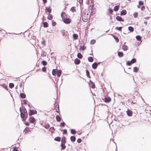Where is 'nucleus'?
<instances>
[{
    "label": "nucleus",
    "mask_w": 151,
    "mask_h": 151,
    "mask_svg": "<svg viewBox=\"0 0 151 151\" xmlns=\"http://www.w3.org/2000/svg\"><path fill=\"white\" fill-rule=\"evenodd\" d=\"M88 11L85 10L84 11V14L82 16V20L84 22H87L89 19L91 15V13L90 12H89Z\"/></svg>",
    "instance_id": "obj_1"
},
{
    "label": "nucleus",
    "mask_w": 151,
    "mask_h": 151,
    "mask_svg": "<svg viewBox=\"0 0 151 151\" xmlns=\"http://www.w3.org/2000/svg\"><path fill=\"white\" fill-rule=\"evenodd\" d=\"M20 111L21 117L24 120H25L28 116V114L27 110L26 109H24L23 111L20 110Z\"/></svg>",
    "instance_id": "obj_2"
},
{
    "label": "nucleus",
    "mask_w": 151,
    "mask_h": 151,
    "mask_svg": "<svg viewBox=\"0 0 151 151\" xmlns=\"http://www.w3.org/2000/svg\"><path fill=\"white\" fill-rule=\"evenodd\" d=\"M102 100L106 103H109L110 102L111 100V98L108 96H105L104 99H102Z\"/></svg>",
    "instance_id": "obj_3"
},
{
    "label": "nucleus",
    "mask_w": 151,
    "mask_h": 151,
    "mask_svg": "<svg viewBox=\"0 0 151 151\" xmlns=\"http://www.w3.org/2000/svg\"><path fill=\"white\" fill-rule=\"evenodd\" d=\"M63 20L64 22L66 24H69L71 21V20L70 19L67 18L64 19Z\"/></svg>",
    "instance_id": "obj_4"
},
{
    "label": "nucleus",
    "mask_w": 151,
    "mask_h": 151,
    "mask_svg": "<svg viewBox=\"0 0 151 151\" xmlns=\"http://www.w3.org/2000/svg\"><path fill=\"white\" fill-rule=\"evenodd\" d=\"M37 111L35 110H30L29 111V115L30 116L35 114H37Z\"/></svg>",
    "instance_id": "obj_5"
},
{
    "label": "nucleus",
    "mask_w": 151,
    "mask_h": 151,
    "mask_svg": "<svg viewBox=\"0 0 151 151\" xmlns=\"http://www.w3.org/2000/svg\"><path fill=\"white\" fill-rule=\"evenodd\" d=\"M55 108L54 109H55L56 111L60 114V110L59 108V105L58 104H57L56 105H55Z\"/></svg>",
    "instance_id": "obj_6"
},
{
    "label": "nucleus",
    "mask_w": 151,
    "mask_h": 151,
    "mask_svg": "<svg viewBox=\"0 0 151 151\" xmlns=\"http://www.w3.org/2000/svg\"><path fill=\"white\" fill-rule=\"evenodd\" d=\"M29 121L31 123H34L35 122L36 120L35 118L32 117H30L29 118Z\"/></svg>",
    "instance_id": "obj_7"
},
{
    "label": "nucleus",
    "mask_w": 151,
    "mask_h": 151,
    "mask_svg": "<svg viewBox=\"0 0 151 151\" xmlns=\"http://www.w3.org/2000/svg\"><path fill=\"white\" fill-rule=\"evenodd\" d=\"M61 17L63 19L67 18V15L66 13L65 12H62L61 14Z\"/></svg>",
    "instance_id": "obj_8"
},
{
    "label": "nucleus",
    "mask_w": 151,
    "mask_h": 151,
    "mask_svg": "<svg viewBox=\"0 0 151 151\" xmlns=\"http://www.w3.org/2000/svg\"><path fill=\"white\" fill-rule=\"evenodd\" d=\"M127 113L128 116H132V111L130 109H128L127 111Z\"/></svg>",
    "instance_id": "obj_9"
},
{
    "label": "nucleus",
    "mask_w": 151,
    "mask_h": 151,
    "mask_svg": "<svg viewBox=\"0 0 151 151\" xmlns=\"http://www.w3.org/2000/svg\"><path fill=\"white\" fill-rule=\"evenodd\" d=\"M116 19L117 20L120 22H123L124 21V20L119 16H117L116 17Z\"/></svg>",
    "instance_id": "obj_10"
},
{
    "label": "nucleus",
    "mask_w": 151,
    "mask_h": 151,
    "mask_svg": "<svg viewBox=\"0 0 151 151\" xmlns=\"http://www.w3.org/2000/svg\"><path fill=\"white\" fill-rule=\"evenodd\" d=\"M99 63H96L95 62L92 65V68L94 69H96L97 68V67L98 65L99 64Z\"/></svg>",
    "instance_id": "obj_11"
},
{
    "label": "nucleus",
    "mask_w": 151,
    "mask_h": 151,
    "mask_svg": "<svg viewBox=\"0 0 151 151\" xmlns=\"http://www.w3.org/2000/svg\"><path fill=\"white\" fill-rule=\"evenodd\" d=\"M45 10L46 11V12H48L50 13L51 12V7H45Z\"/></svg>",
    "instance_id": "obj_12"
},
{
    "label": "nucleus",
    "mask_w": 151,
    "mask_h": 151,
    "mask_svg": "<svg viewBox=\"0 0 151 151\" xmlns=\"http://www.w3.org/2000/svg\"><path fill=\"white\" fill-rule=\"evenodd\" d=\"M30 132V128L28 127H26L24 131V132L25 134Z\"/></svg>",
    "instance_id": "obj_13"
},
{
    "label": "nucleus",
    "mask_w": 151,
    "mask_h": 151,
    "mask_svg": "<svg viewBox=\"0 0 151 151\" xmlns=\"http://www.w3.org/2000/svg\"><path fill=\"white\" fill-rule=\"evenodd\" d=\"M56 119L58 122H60L61 121V118L59 115H57L56 116Z\"/></svg>",
    "instance_id": "obj_14"
},
{
    "label": "nucleus",
    "mask_w": 151,
    "mask_h": 151,
    "mask_svg": "<svg viewBox=\"0 0 151 151\" xmlns=\"http://www.w3.org/2000/svg\"><path fill=\"white\" fill-rule=\"evenodd\" d=\"M127 13V11L125 9H123L120 13L121 15H125Z\"/></svg>",
    "instance_id": "obj_15"
},
{
    "label": "nucleus",
    "mask_w": 151,
    "mask_h": 151,
    "mask_svg": "<svg viewBox=\"0 0 151 151\" xmlns=\"http://www.w3.org/2000/svg\"><path fill=\"white\" fill-rule=\"evenodd\" d=\"M57 70L56 69H53L52 70V75L53 76H55L56 75V74H57Z\"/></svg>",
    "instance_id": "obj_16"
},
{
    "label": "nucleus",
    "mask_w": 151,
    "mask_h": 151,
    "mask_svg": "<svg viewBox=\"0 0 151 151\" xmlns=\"http://www.w3.org/2000/svg\"><path fill=\"white\" fill-rule=\"evenodd\" d=\"M80 60L79 59L76 58L75 60V63L76 64L78 65L80 64Z\"/></svg>",
    "instance_id": "obj_17"
},
{
    "label": "nucleus",
    "mask_w": 151,
    "mask_h": 151,
    "mask_svg": "<svg viewBox=\"0 0 151 151\" xmlns=\"http://www.w3.org/2000/svg\"><path fill=\"white\" fill-rule=\"evenodd\" d=\"M62 71L61 70H58L57 73L58 77H60Z\"/></svg>",
    "instance_id": "obj_18"
},
{
    "label": "nucleus",
    "mask_w": 151,
    "mask_h": 151,
    "mask_svg": "<svg viewBox=\"0 0 151 151\" xmlns=\"http://www.w3.org/2000/svg\"><path fill=\"white\" fill-rule=\"evenodd\" d=\"M66 143V140H65V137H64L62 138L61 140V143L65 144Z\"/></svg>",
    "instance_id": "obj_19"
},
{
    "label": "nucleus",
    "mask_w": 151,
    "mask_h": 151,
    "mask_svg": "<svg viewBox=\"0 0 151 151\" xmlns=\"http://www.w3.org/2000/svg\"><path fill=\"white\" fill-rule=\"evenodd\" d=\"M55 130V129H54L53 127H50L49 129V131L51 133H53Z\"/></svg>",
    "instance_id": "obj_20"
},
{
    "label": "nucleus",
    "mask_w": 151,
    "mask_h": 151,
    "mask_svg": "<svg viewBox=\"0 0 151 151\" xmlns=\"http://www.w3.org/2000/svg\"><path fill=\"white\" fill-rule=\"evenodd\" d=\"M128 30L131 32H132L134 31V28L132 26H129L128 28Z\"/></svg>",
    "instance_id": "obj_21"
},
{
    "label": "nucleus",
    "mask_w": 151,
    "mask_h": 151,
    "mask_svg": "<svg viewBox=\"0 0 151 151\" xmlns=\"http://www.w3.org/2000/svg\"><path fill=\"white\" fill-rule=\"evenodd\" d=\"M122 49L124 51L128 50V47L127 46L124 45L122 47Z\"/></svg>",
    "instance_id": "obj_22"
},
{
    "label": "nucleus",
    "mask_w": 151,
    "mask_h": 151,
    "mask_svg": "<svg viewBox=\"0 0 151 151\" xmlns=\"http://www.w3.org/2000/svg\"><path fill=\"white\" fill-rule=\"evenodd\" d=\"M119 5L116 6H114V10L115 12L117 11L119 9Z\"/></svg>",
    "instance_id": "obj_23"
},
{
    "label": "nucleus",
    "mask_w": 151,
    "mask_h": 151,
    "mask_svg": "<svg viewBox=\"0 0 151 151\" xmlns=\"http://www.w3.org/2000/svg\"><path fill=\"white\" fill-rule=\"evenodd\" d=\"M118 56L120 57H122L123 56L124 54L122 52H119L118 53Z\"/></svg>",
    "instance_id": "obj_24"
},
{
    "label": "nucleus",
    "mask_w": 151,
    "mask_h": 151,
    "mask_svg": "<svg viewBox=\"0 0 151 151\" xmlns=\"http://www.w3.org/2000/svg\"><path fill=\"white\" fill-rule=\"evenodd\" d=\"M47 18L50 20H52V15L51 14H49L47 16Z\"/></svg>",
    "instance_id": "obj_25"
},
{
    "label": "nucleus",
    "mask_w": 151,
    "mask_h": 151,
    "mask_svg": "<svg viewBox=\"0 0 151 151\" xmlns=\"http://www.w3.org/2000/svg\"><path fill=\"white\" fill-rule=\"evenodd\" d=\"M43 26L44 27L46 28L48 27V24L47 22L43 23Z\"/></svg>",
    "instance_id": "obj_26"
},
{
    "label": "nucleus",
    "mask_w": 151,
    "mask_h": 151,
    "mask_svg": "<svg viewBox=\"0 0 151 151\" xmlns=\"http://www.w3.org/2000/svg\"><path fill=\"white\" fill-rule=\"evenodd\" d=\"M136 38L137 40L139 41H141V42H142V41L141 40V37L140 36H139V35L137 36L136 37Z\"/></svg>",
    "instance_id": "obj_27"
},
{
    "label": "nucleus",
    "mask_w": 151,
    "mask_h": 151,
    "mask_svg": "<svg viewBox=\"0 0 151 151\" xmlns=\"http://www.w3.org/2000/svg\"><path fill=\"white\" fill-rule=\"evenodd\" d=\"M61 138L59 137H56L54 139V140L55 141L60 142V140Z\"/></svg>",
    "instance_id": "obj_28"
},
{
    "label": "nucleus",
    "mask_w": 151,
    "mask_h": 151,
    "mask_svg": "<svg viewBox=\"0 0 151 151\" xmlns=\"http://www.w3.org/2000/svg\"><path fill=\"white\" fill-rule=\"evenodd\" d=\"M70 10L72 12H75L76 11V8L75 7L73 6L71 8Z\"/></svg>",
    "instance_id": "obj_29"
},
{
    "label": "nucleus",
    "mask_w": 151,
    "mask_h": 151,
    "mask_svg": "<svg viewBox=\"0 0 151 151\" xmlns=\"http://www.w3.org/2000/svg\"><path fill=\"white\" fill-rule=\"evenodd\" d=\"M138 15V14L137 12H134L133 14V15L135 18H136L137 17Z\"/></svg>",
    "instance_id": "obj_30"
},
{
    "label": "nucleus",
    "mask_w": 151,
    "mask_h": 151,
    "mask_svg": "<svg viewBox=\"0 0 151 151\" xmlns=\"http://www.w3.org/2000/svg\"><path fill=\"white\" fill-rule=\"evenodd\" d=\"M60 146L62 150H64L66 147V146L65 145V144L61 143Z\"/></svg>",
    "instance_id": "obj_31"
},
{
    "label": "nucleus",
    "mask_w": 151,
    "mask_h": 151,
    "mask_svg": "<svg viewBox=\"0 0 151 151\" xmlns=\"http://www.w3.org/2000/svg\"><path fill=\"white\" fill-rule=\"evenodd\" d=\"M78 37V35L76 34H74L73 35V38L75 40L77 39Z\"/></svg>",
    "instance_id": "obj_32"
},
{
    "label": "nucleus",
    "mask_w": 151,
    "mask_h": 151,
    "mask_svg": "<svg viewBox=\"0 0 151 151\" xmlns=\"http://www.w3.org/2000/svg\"><path fill=\"white\" fill-rule=\"evenodd\" d=\"M88 60L90 62H92L93 60V58L92 57H90L88 58Z\"/></svg>",
    "instance_id": "obj_33"
},
{
    "label": "nucleus",
    "mask_w": 151,
    "mask_h": 151,
    "mask_svg": "<svg viewBox=\"0 0 151 151\" xmlns=\"http://www.w3.org/2000/svg\"><path fill=\"white\" fill-rule=\"evenodd\" d=\"M86 49V47L84 45L81 46L80 47V49L83 51Z\"/></svg>",
    "instance_id": "obj_34"
},
{
    "label": "nucleus",
    "mask_w": 151,
    "mask_h": 151,
    "mask_svg": "<svg viewBox=\"0 0 151 151\" xmlns=\"http://www.w3.org/2000/svg\"><path fill=\"white\" fill-rule=\"evenodd\" d=\"M70 140L72 142H74L76 140V137L74 136H71L70 137Z\"/></svg>",
    "instance_id": "obj_35"
},
{
    "label": "nucleus",
    "mask_w": 151,
    "mask_h": 151,
    "mask_svg": "<svg viewBox=\"0 0 151 151\" xmlns=\"http://www.w3.org/2000/svg\"><path fill=\"white\" fill-rule=\"evenodd\" d=\"M77 56L78 58L80 59H81L83 57L82 55L80 53H78L77 55Z\"/></svg>",
    "instance_id": "obj_36"
},
{
    "label": "nucleus",
    "mask_w": 151,
    "mask_h": 151,
    "mask_svg": "<svg viewBox=\"0 0 151 151\" xmlns=\"http://www.w3.org/2000/svg\"><path fill=\"white\" fill-rule=\"evenodd\" d=\"M42 64L43 65L45 66L47 65V63L46 61L45 60H43L41 62Z\"/></svg>",
    "instance_id": "obj_37"
},
{
    "label": "nucleus",
    "mask_w": 151,
    "mask_h": 151,
    "mask_svg": "<svg viewBox=\"0 0 151 151\" xmlns=\"http://www.w3.org/2000/svg\"><path fill=\"white\" fill-rule=\"evenodd\" d=\"M70 132L71 133L73 134H75L76 133V131L74 129H71Z\"/></svg>",
    "instance_id": "obj_38"
},
{
    "label": "nucleus",
    "mask_w": 151,
    "mask_h": 151,
    "mask_svg": "<svg viewBox=\"0 0 151 151\" xmlns=\"http://www.w3.org/2000/svg\"><path fill=\"white\" fill-rule=\"evenodd\" d=\"M50 125L49 124H45L44 126V127L46 129H48L50 127Z\"/></svg>",
    "instance_id": "obj_39"
},
{
    "label": "nucleus",
    "mask_w": 151,
    "mask_h": 151,
    "mask_svg": "<svg viewBox=\"0 0 151 151\" xmlns=\"http://www.w3.org/2000/svg\"><path fill=\"white\" fill-rule=\"evenodd\" d=\"M14 86V85L13 83H11L9 84V87L10 88H12Z\"/></svg>",
    "instance_id": "obj_40"
},
{
    "label": "nucleus",
    "mask_w": 151,
    "mask_h": 151,
    "mask_svg": "<svg viewBox=\"0 0 151 151\" xmlns=\"http://www.w3.org/2000/svg\"><path fill=\"white\" fill-rule=\"evenodd\" d=\"M136 60L134 58L132 59L131 61V63H132V64L134 63H135L136 62Z\"/></svg>",
    "instance_id": "obj_41"
},
{
    "label": "nucleus",
    "mask_w": 151,
    "mask_h": 151,
    "mask_svg": "<svg viewBox=\"0 0 151 151\" xmlns=\"http://www.w3.org/2000/svg\"><path fill=\"white\" fill-rule=\"evenodd\" d=\"M86 76H87L88 77H90V73H89V71L88 70H86Z\"/></svg>",
    "instance_id": "obj_42"
},
{
    "label": "nucleus",
    "mask_w": 151,
    "mask_h": 151,
    "mask_svg": "<svg viewBox=\"0 0 151 151\" xmlns=\"http://www.w3.org/2000/svg\"><path fill=\"white\" fill-rule=\"evenodd\" d=\"M138 70V69L137 67H135L133 68L134 71L135 72H137Z\"/></svg>",
    "instance_id": "obj_43"
},
{
    "label": "nucleus",
    "mask_w": 151,
    "mask_h": 151,
    "mask_svg": "<svg viewBox=\"0 0 151 151\" xmlns=\"http://www.w3.org/2000/svg\"><path fill=\"white\" fill-rule=\"evenodd\" d=\"M20 96L22 98L24 99V98H25V97H26V95L25 94L23 93H22L20 94Z\"/></svg>",
    "instance_id": "obj_44"
},
{
    "label": "nucleus",
    "mask_w": 151,
    "mask_h": 151,
    "mask_svg": "<svg viewBox=\"0 0 151 151\" xmlns=\"http://www.w3.org/2000/svg\"><path fill=\"white\" fill-rule=\"evenodd\" d=\"M42 70L43 72H45L46 71L47 69L46 67H44L42 68Z\"/></svg>",
    "instance_id": "obj_45"
},
{
    "label": "nucleus",
    "mask_w": 151,
    "mask_h": 151,
    "mask_svg": "<svg viewBox=\"0 0 151 151\" xmlns=\"http://www.w3.org/2000/svg\"><path fill=\"white\" fill-rule=\"evenodd\" d=\"M0 86H2L3 88H5L6 89H7V87L5 84H1L0 85Z\"/></svg>",
    "instance_id": "obj_46"
},
{
    "label": "nucleus",
    "mask_w": 151,
    "mask_h": 151,
    "mask_svg": "<svg viewBox=\"0 0 151 151\" xmlns=\"http://www.w3.org/2000/svg\"><path fill=\"white\" fill-rule=\"evenodd\" d=\"M122 27H116L115 28V29H116L118 30L119 31H122Z\"/></svg>",
    "instance_id": "obj_47"
},
{
    "label": "nucleus",
    "mask_w": 151,
    "mask_h": 151,
    "mask_svg": "<svg viewBox=\"0 0 151 151\" xmlns=\"http://www.w3.org/2000/svg\"><path fill=\"white\" fill-rule=\"evenodd\" d=\"M96 42V40H93L91 41L90 43L91 45L94 44Z\"/></svg>",
    "instance_id": "obj_48"
},
{
    "label": "nucleus",
    "mask_w": 151,
    "mask_h": 151,
    "mask_svg": "<svg viewBox=\"0 0 151 151\" xmlns=\"http://www.w3.org/2000/svg\"><path fill=\"white\" fill-rule=\"evenodd\" d=\"M139 4L140 5H142L144 4V2L141 1H139Z\"/></svg>",
    "instance_id": "obj_49"
},
{
    "label": "nucleus",
    "mask_w": 151,
    "mask_h": 151,
    "mask_svg": "<svg viewBox=\"0 0 151 151\" xmlns=\"http://www.w3.org/2000/svg\"><path fill=\"white\" fill-rule=\"evenodd\" d=\"M114 38L115 40L116 41V42H119V40L118 38L117 37H116V36H114Z\"/></svg>",
    "instance_id": "obj_50"
},
{
    "label": "nucleus",
    "mask_w": 151,
    "mask_h": 151,
    "mask_svg": "<svg viewBox=\"0 0 151 151\" xmlns=\"http://www.w3.org/2000/svg\"><path fill=\"white\" fill-rule=\"evenodd\" d=\"M65 125V123L64 122H61L60 124V126L61 127H64Z\"/></svg>",
    "instance_id": "obj_51"
},
{
    "label": "nucleus",
    "mask_w": 151,
    "mask_h": 151,
    "mask_svg": "<svg viewBox=\"0 0 151 151\" xmlns=\"http://www.w3.org/2000/svg\"><path fill=\"white\" fill-rule=\"evenodd\" d=\"M13 151H19V150L18 149V148L15 147L13 148Z\"/></svg>",
    "instance_id": "obj_52"
},
{
    "label": "nucleus",
    "mask_w": 151,
    "mask_h": 151,
    "mask_svg": "<svg viewBox=\"0 0 151 151\" xmlns=\"http://www.w3.org/2000/svg\"><path fill=\"white\" fill-rule=\"evenodd\" d=\"M132 63H131V61H128L127 63V65L130 66L132 64Z\"/></svg>",
    "instance_id": "obj_53"
},
{
    "label": "nucleus",
    "mask_w": 151,
    "mask_h": 151,
    "mask_svg": "<svg viewBox=\"0 0 151 151\" xmlns=\"http://www.w3.org/2000/svg\"><path fill=\"white\" fill-rule=\"evenodd\" d=\"M63 133L64 134H67V131L65 129H64L63 130Z\"/></svg>",
    "instance_id": "obj_54"
},
{
    "label": "nucleus",
    "mask_w": 151,
    "mask_h": 151,
    "mask_svg": "<svg viewBox=\"0 0 151 151\" xmlns=\"http://www.w3.org/2000/svg\"><path fill=\"white\" fill-rule=\"evenodd\" d=\"M108 11H109V13H110L111 14H112V12H113V10L111 9H109Z\"/></svg>",
    "instance_id": "obj_55"
},
{
    "label": "nucleus",
    "mask_w": 151,
    "mask_h": 151,
    "mask_svg": "<svg viewBox=\"0 0 151 151\" xmlns=\"http://www.w3.org/2000/svg\"><path fill=\"white\" fill-rule=\"evenodd\" d=\"M82 141V140L80 138H79L77 140V142L78 143H81Z\"/></svg>",
    "instance_id": "obj_56"
},
{
    "label": "nucleus",
    "mask_w": 151,
    "mask_h": 151,
    "mask_svg": "<svg viewBox=\"0 0 151 151\" xmlns=\"http://www.w3.org/2000/svg\"><path fill=\"white\" fill-rule=\"evenodd\" d=\"M145 9V7L144 6H142L141 8V10H142V11L143 10Z\"/></svg>",
    "instance_id": "obj_57"
},
{
    "label": "nucleus",
    "mask_w": 151,
    "mask_h": 151,
    "mask_svg": "<svg viewBox=\"0 0 151 151\" xmlns=\"http://www.w3.org/2000/svg\"><path fill=\"white\" fill-rule=\"evenodd\" d=\"M92 85L91 86L92 88H95V85L94 83H92Z\"/></svg>",
    "instance_id": "obj_58"
},
{
    "label": "nucleus",
    "mask_w": 151,
    "mask_h": 151,
    "mask_svg": "<svg viewBox=\"0 0 151 151\" xmlns=\"http://www.w3.org/2000/svg\"><path fill=\"white\" fill-rule=\"evenodd\" d=\"M56 22H52V25L53 26H55L56 25Z\"/></svg>",
    "instance_id": "obj_59"
},
{
    "label": "nucleus",
    "mask_w": 151,
    "mask_h": 151,
    "mask_svg": "<svg viewBox=\"0 0 151 151\" xmlns=\"http://www.w3.org/2000/svg\"><path fill=\"white\" fill-rule=\"evenodd\" d=\"M42 44H43V45H45V41H44V40H43L42 42Z\"/></svg>",
    "instance_id": "obj_60"
},
{
    "label": "nucleus",
    "mask_w": 151,
    "mask_h": 151,
    "mask_svg": "<svg viewBox=\"0 0 151 151\" xmlns=\"http://www.w3.org/2000/svg\"><path fill=\"white\" fill-rule=\"evenodd\" d=\"M44 4H45L47 2V0H43Z\"/></svg>",
    "instance_id": "obj_61"
},
{
    "label": "nucleus",
    "mask_w": 151,
    "mask_h": 151,
    "mask_svg": "<svg viewBox=\"0 0 151 151\" xmlns=\"http://www.w3.org/2000/svg\"><path fill=\"white\" fill-rule=\"evenodd\" d=\"M83 0H79V2L80 4H81L83 3Z\"/></svg>",
    "instance_id": "obj_62"
},
{
    "label": "nucleus",
    "mask_w": 151,
    "mask_h": 151,
    "mask_svg": "<svg viewBox=\"0 0 151 151\" xmlns=\"http://www.w3.org/2000/svg\"><path fill=\"white\" fill-rule=\"evenodd\" d=\"M25 124L26 126H29V123H25Z\"/></svg>",
    "instance_id": "obj_63"
},
{
    "label": "nucleus",
    "mask_w": 151,
    "mask_h": 151,
    "mask_svg": "<svg viewBox=\"0 0 151 151\" xmlns=\"http://www.w3.org/2000/svg\"><path fill=\"white\" fill-rule=\"evenodd\" d=\"M140 6H141V5H140L139 4L137 6L138 8H140Z\"/></svg>",
    "instance_id": "obj_64"
}]
</instances>
